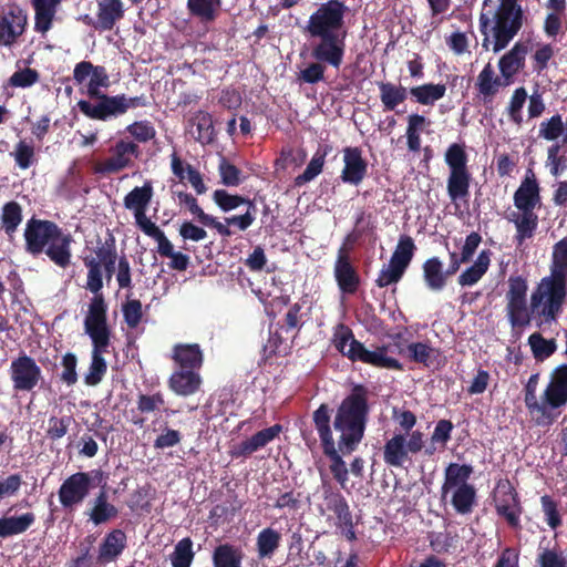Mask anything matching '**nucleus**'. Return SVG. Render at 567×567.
Returning a JSON list of instances; mask_svg holds the SVG:
<instances>
[{
	"label": "nucleus",
	"instance_id": "nucleus-2",
	"mask_svg": "<svg viewBox=\"0 0 567 567\" xmlns=\"http://www.w3.org/2000/svg\"><path fill=\"white\" fill-rule=\"evenodd\" d=\"M25 251L33 257L45 254L58 267L65 269L71 264V244L73 238L64 234L52 220L31 217L23 233Z\"/></svg>",
	"mask_w": 567,
	"mask_h": 567
},
{
	"label": "nucleus",
	"instance_id": "nucleus-3",
	"mask_svg": "<svg viewBox=\"0 0 567 567\" xmlns=\"http://www.w3.org/2000/svg\"><path fill=\"white\" fill-rule=\"evenodd\" d=\"M524 11L518 0H499L492 18L485 13L480 16V31L484 35L482 47L493 52L505 49L517 35L524 24Z\"/></svg>",
	"mask_w": 567,
	"mask_h": 567
},
{
	"label": "nucleus",
	"instance_id": "nucleus-48",
	"mask_svg": "<svg viewBox=\"0 0 567 567\" xmlns=\"http://www.w3.org/2000/svg\"><path fill=\"white\" fill-rule=\"evenodd\" d=\"M446 92V85L443 83H426L410 89V94L422 105H433L441 100Z\"/></svg>",
	"mask_w": 567,
	"mask_h": 567
},
{
	"label": "nucleus",
	"instance_id": "nucleus-55",
	"mask_svg": "<svg viewBox=\"0 0 567 567\" xmlns=\"http://www.w3.org/2000/svg\"><path fill=\"white\" fill-rule=\"evenodd\" d=\"M431 548L439 553H449L451 549H455L460 543V536L456 532H432L429 536Z\"/></svg>",
	"mask_w": 567,
	"mask_h": 567
},
{
	"label": "nucleus",
	"instance_id": "nucleus-25",
	"mask_svg": "<svg viewBox=\"0 0 567 567\" xmlns=\"http://www.w3.org/2000/svg\"><path fill=\"white\" fill-rule=\"evenodd\" d=\"M540 374L538 372L533 373L527 382L524 384V403L532 416L533 421L537 426L544 427V413H545V401L537 398V388L539 383Z\"/></svg>",
	"mask_w": 567,
	"mask_h": 567
},
{
	"label": "nucleus",
	"instance_id": "nucleus-29",
	"mask_svg": "<svg viewBox=\"0 0 567 567\" xmlns=\"http://www.w3.org/2000/svg\"><path fill=\"white\" fill-rule=\"evenodd\" d=\"M202 382L199 373L190 370L174 371L167 381L171 391L179 396L195 394L200 389Z\"/></svg>",
	"mask_w": 567,
	"mask_h": 567
},
{
	"label": "nucleus",
	"instance_id": "nucleus-14",
	"mask_svg": "<svg viewBox=\"0 0 567 567\" xmlns=\"http://www.w3.org/2000/svg\"><path fill=\"white\" fill-rule=\"evenodd\" d=\"M495 509L511 528H522L523 506L518 493L508 480H499L496 484Z\"/></svg>",
	"mask_w": 567,
	"mask_h": 567
},
{
	"label": "nucleus",
	"instance_id": "nucleus-34",
	"mask_svg": "<svg viewBox=\"0 0 567 567\" xmlns=\"http://www.w3.org/2000/svg\"><path fill=\"white\" fill-rule=\"evenodd\" d=\"M35 522V515L32 512L23 513L19 516L0 517V538H8L14 535L25 533Z\"/></svg>",
	"mask_w": 567,
	"mask_h": 567
},
{
	"label": "nucleus",
	"instance_id": "nucleus-41",
	"mask_svg": "<svg viewBox=\"0 0 567 567\" xmlns=\"http://www.w3.org/2000/svg\"><path fill=\"white\" fill-rule=\"evenodd\" d=\"M110 103L109 118L116 117L125 114L130 109L146 107L150 101L146 95L128 97L125 94L112 95V99L106 100Z\"/></svg>",
	"mask_w": 567,
	"mask_h": 567
},
{
	"label": "nucleus",
	"instance_id": "nucleus-16",
	"mask_svg": "<svg viewBox=\"0 0 567 567\" xmlns=\"http://www.w3.org/2000/svg\"><path fill=\"white\" fill-rule=\"evenodd\" d=\"M351 248L352 247L347 248L346 245H342L338 249L337 258L333 265V277L338 289L342 295L346 296L355 295L361 286L360 274L350 258Z\"/></svg>",
	"mask_w": 567,
	"mask_h": 567
},
{
	"label": "nucleus",
	"instance_id": "nucleus-7",
	"mask_svg": "<svg viewBox=\"0 0 567 567\" xmlns=\"http://www.w3.org/2000/svg\"><path fill=\"white\" fill-rule=\"evenodd\" d=\"M349 7L342 0H327L309 16L303 28L308 35L348 34L346 16Z\"/></svg>",
	"mask_w": 567,
	"mask_h": 567
},
{
	"label": "nucleus",
	"instance_id": "nucleus-45",
	"mask_svg": "<svg viewBox=\"0 0 567 567\" xmlns=\"http://www.w3.org/2000/svg\"><path fill=\"white\" fill-rule=\"evenodd\" d=\"M292 339L290 342L285 339L279 330L270 331L267 342L262 347V361L267 362L271 358L276 355L280 357H287L291 353L292 346H293Z\"/></svg>",
	"mask_w": 567,
	"mask_h": 567
},
{
	"label": "nucleus",
	"instance_id": "nucleus-42",
	"mask_svg": "<svg viewBox=\"0 0 567 567\" xmlns=\"http://www.w3.org/2000/svg\"><path fill=\"white\" fill-rule=\"evenodd\" d=\"M22 219V206L18 202L10 200L2 206L0 214L1 228L9 239L13 238Z\"/></svg>",
	"mask_w": 567,
	"mask_h": 567
},
{
	"label": "nucleus",
	"instance_id": "nucleus-51",
	"mask_svg": "<svg viewBox=\"0 0 567 567\" xmlns=\"http://www.w3.org/2000/svg\"><path fill=\"white\" fill-rule=\"evenodd\" d=\"M220 0H187V9L190 16L202 22H213L217 18Z\"/></svg>",
	"mask_w": 567,
	"mask_h": 567
},
{
	"label": "nucleus",
	"instance_id": "nucleus-15",
	"mask_svg": "<svg viewBox=\"0 0 567 567\" xmlns=\"http://www.w3.org/2000/svg\"><path fill=\"white\" fill-rule=\"evenodd\" d=\"M9 374L17 392H31L43 378L41 367L24 352L11 361Z\"/></svg>",
	"mask_w": 567,
	"mask_h": 567
},
{
	"label": "nucleus",
	"instance_id": "nucleus-56",
	"mask_svg": "<svg viewBox=\"0 0 567 567\" xmlns=\"http://www.w3.org/2000/svg\"><path fill=\"white\" fill-rule=\"evenodd\" d=\"M195 557L193 550V540L190 537L181 539L174 547V551L171 554L172 567H190Z\"/></svg>",
	"mask_w": 567,
	"mask_h": 567
},
{
	"label": "nucleus",
	"instance_id": "nucleus-62",
	"mask_svg": "<svg viewBox=\"0 0 567 567\" xmlns=\"http://www.w3.org/2000/svg\"><path fill=\"white\" fill-rule=\"evenodd\" d=\"M165 404L164 394L159 391L153 394L140 393L136 400L137 410L142 414L159 412Z\"/></svg>",
	"mask_w": 567,
	"mask_h": 567
},
{
	"label": "nucleus",
	"instance_id": "nucleus-63",
	"mask_svg": "<svg viewBox=\"0 0 567 567\" xmlns=\"http://www.w3.org/2000/svg\"><path fill=\"white\" fill-rule=\"evenodd\" d=\"M125 131L138 143H147L156 135L154 126L146 120L127 125Z\"/></svg>",
	"mask_w": 567,
	"mask_h": 567
},
{
	"label": "nucleus",
	"instance_id": "nucleus-38",
	"mask_svg": "<svg viewBox=\"0 0 567 567\" xmlns=\"http://www.w3.org/2000/svg\"><path fill=\"white\" fill-rule=\"evenodd\" d=\"M281 533L272 527L261 529L256 538V551L259 559H271L280 547Z\"/></svg>",
	"mask_w": 567,
	"mask_h": 567
},
{
	"label": "nucleus",
	"instance_id": "nucleus-24",
	"mask_svg": "<svg viewBox=\"0 0 567 567\" xmlns=\"http://www.w3.org/2000/svg\"><path fill=\"white\" fill-rule=\"evenodd\" d=\"M127 546V537L124 530L115 528L109 532L99 546L96 561L106 565L115 561Z\"/></svg>",
	"mask_w": 567,
	"mask_h": 567
},
{
	"label": "nucleus",
	"instance_id": "nucleus-10",
	"mask_svg": "<svg viewBox=\"0 0 567 567\" xmlns=\"http://www.w3.org/2000/svg\"><path fill=\"white\" fill-rule=\"evenodd\" d=\"M542 399L545 401L544 427H548L554 424L559 414L555 411L567 405V363L551 370Z\"/></svg>",
	"mask_w": 567,
	"mask_h": 567
},
{
	"label": "nucleus",
	"instance_id": "nucleus-9",
	"mask_svg": "<svg viewBox=\"0 0 567 567\" xmlns=\"http://www.w3.org/2000/svg\"><path fill=\"white\" fill-rule=\"evenodd\" d=\"M445 163L450 168L447 194L452 203L468 197L472 177L464 145L451 144L445 152Z\"/></svg>",
	"mask_w": 567,
	"mask_h": 567
},
{
	"label": "nucleus",
	"instance_id": "nucleus-26",
	"mask_svg": "<svg viewBox=\"0 0 567 567\" xmlns=\"http://www.w3.org/2000/svg\"><path fill=\"white\" fill-rule=\"evenodd\" d=\"M508 220L515 225L514 241L516 246H522L526 240L532 239L538 228L539 218L536 212H513Z\"/></svg>",
	"mask_w": 567,
	"mask_h": 567
},
{
	"label": "nucleus",
	"instance_id": "nucleus-58",
	"mask_svg": "<svg viewBox=\"0 0 567 567\" xmlns=\"http://www.w3.org/2000/svg\"><path fill=\"white\" fill-rule=\"evenodd\" d=\"M506 312L513 328H523L530 323L527 302H507Z\"/></svg>",
	"mask_w": 567,
	"mask_h": 567
},
{
	"label": "nucleus",
	"instance_id": "nucleus-27",
	"mask_svg": "<svg viewBox=\"0 0 567 567\" xmlns=\"http://www.w3.org/2000/svg\"><path fill=\"white\" fill-rule=\"evenodd\" d=\"M383 461L390 467L402 468L411 463L410 451L405 444V435L395 433L383 445Z\"/></svg>",
	"mask_w": 567,
	"mask_h": 567
},
{
	"label": "nucleus",
	"instance_id": "nucleus-35",
	"mask_svg": "<svg viewBox=\"0 0 567 567\" xmlns=\"http://www.w3.org/2000/svg\"><path fill=\"white\" fill-rule=\"evenodd\" d=\"M423 278L426 287L432 291H441L446 286L447 274L439 257H431L423 262Z\"/></svg>",
	"mask_w": 567,
	"mask_h": 567
},
{
	"label": "nucleus",
	"instance_id": "nucleus-43",
	"mask_svg": "<svg viewBox=\"0 0 567 567\" xmlns=\"http://www.w3.org/2000/svg\"><path fill=\"white\" fill-rule=\"evenodd\" d=\"M415 250L416 246L413 238L409 235H401L389 262L405 272L414 257Z\"/></svg>",
	"mask_w": 567,
	"mask_h": 567
},
{
	"label": "nucleus",
	"instance_id": "nucleus-49",
	"mask_svg": "<svg viewBox=\"0 0 567 567\" xmlns=\"http://www.w3.org/2000/svg\"><path fill=\"white\" fill-rule=\"evenodd\" d=\"M451 503L458 514H470L476 503L475 487L472 484H462L455 488Z\"/></svg>",
	"mask_w": 567,
	"mask_h": 567
},
{
	"label": "nucleus",
	"instance_id": "nucleus-52",
	"mask_svg": "<svg viewBox=\"0 0 567 567\" xmlns=\"http://www.w3.org/2000/svg\"><path fill=\"white\" fill-rule=\"evenodd\" d=\"M477 89L478 92L486 99L493 97L497 92L498 87L506 86L503 84L502 76H495L494 70L491 63H487L477 76Z\"/></svg>",
	"mask_w": 567,
	"mask_h": 567
},
{
	"label": "nucleus",
	"instance_id": "nucleus-6",
	"mask_svg": "<svg viewBox=\"0 0 567 567\" xmlns=\"http://www.w3.org/2000/svg\"><path fill=\"white\" fill-rule=\"evenodd\" d=\"M567 301V280L553 274L542 278L530 295V310L542 323L556 322Z\"/></svg>",
	"mask_w": 567,
	"mask_h": 567
},
{
	"label": "nucleus",
	"instance_id": "nucleus-40",
	"mask_svg": "<svg viewBox=\"0 0 567 567\" xmlns=\"http://www.w3.org/2000/svg\"><path fill=\"white\" fill-rule=\"evenodd\" d=\"M243 549L229 543L216 546L212 556L214 567H243Z\"/></svg>",
	"mask_w": 567,
	"mask_h": 567
},
{
	"label": "nucleus",
	"instance_id": "nucleus-4",
	"mask_svg": "<svg viewBox=\"0 0 567 567\" xmlns=\"http://www.w3.org/2000/svg\"><path fill=\"white\" fill-rule=\"evenodd\" d=\"M84 331L92 341V354L89 370L84 375L86 385L95 386L103 380L107 363L103 354L111 344L112 331L105 321V307L102 300H94L91 311L84 318Z\"/></svg>",
	"mask_w": 567,
	"mask_h": 567
},
{
	"label": "nucleus",
	"instance_id": "nucleus-50",
	"mask_svg": "<svg viewBox=\"0 0 567 567\" xmlns=\"http://www.w3.org/2000/svg\"><path fill=\"white\" fill-rule=\"evenodd\" d=\"M190 123L193 126H196L197 135L195 136V140L205 144H210L215 140V128H214V122L213 116L205 111H198L196 112L192 118Z\"/></svg>",
	"mask_w": 567,
	"mask_h": 567
},
{
	"label": "nucleus",
	"instance_id": "nucleus-17",
	"mask_svg": "<svg viewBox=\"0 0 567 567\" xmlns=\"http://www.w3.org/2000/svg\"><path fill=\"white\" fill-rule=\"evenodd\" d=\"M343 168L340 178L343 183L358 186L368 174V162L358 146H347L342 150Z\"/></svg>",
	"mask_w": 567,
	"mask_h": 567
},
{
	"label": "nucleus",
	"instance_id": "nucleus-53",
	"mask_svg": "<svg viewBox=\"0 0 567 567\" xmlns=\"http://www.w3.org/2000/svg\"><path fill=\"white\" fill-rule=\"evenodd\" d=\"M11 156L13 157L16 165L23 171L30 168L33 164L38 162L35 148L32 141L28 142L27 140H20L16 144L14 151L11 153Z\"/></svg>",
	"mask_w": 567,
	"mask_h": 567
},
{
	"label": "nucleus",
	"instance_id": "nucleus-47",
	"mask_svg": "<svg viewBox=\"0 0 567 567\" xmlns=\"http://www.w3.org/2000/svg\"><path fill=\"white\" fill-rule=\"evenodd\" d=\"M527 343L536 362H544L557 350L554 338L546 339L540 332H534L528 337Z\"/></svg>",
	"mask_w": 567,
	"mask_h": 567
},
{
	"label": "nucleus",
	"instance_id": "nucleus-33",
	"mask_svg": "<svg viewBox=\"0 0 567 567\" xmlns=\"http://www.w3.org/2000/svg\"><path fill=\"white\" fill-rule=\"evenodd\" d=\"M405 351L410 361L423 364L426 368H430L441 354L439 349L431 347L426 342H412L406 349L398 346L399 354H404Z\"/></svg>",
	"mask_w": 567,
	"mask_h": 567
},
{
	"label": "nucleus",
	"instance_id": "nucleus-64",
	"mask_svg": "<svg viewBox=\"0 0 567 567\" xmlns=\"http://www.w3.org/2000/svg\"><path fill=\"white\" fill-rule=\"evenodd\" d=\"M564 128L565 124L561 116L555 114L540 123L538 135L547 141H555L564 133Z\"/></svg>",
	"mask_w": 567,
	"mask_h": 567
},
{
	"label": "nucleus",
	"instance_id": "nucleus-20",
	"mask_svg": "<svg viewBox=\"0 0 567 567\" xmlns=\"http://www.w3.org/2000/svg\"><path fill=\"white\" fill-rule=\"evenodd\" d=\"M528 45L524 42H516L513 48L501 56L498 69L503 79V84L511 85L515 76L525 68Z\"/></svg>",
	"mask_w": 567,
	"mask_h": 567
},
{
	"label": "nucleus",
	"instance_id": "nucleus-19",
	"mask_svg": "<svg viewBox=\"0 0 567 567\" xmlns=\"http://www.w3.org/2000/svg\"><path fill=\"white\" fill-rule=\"evenodd\" d=\"M526 175L513 196L514 206L517 210L536 212L542 207L540 186L534 173Z\"/></svg>",
	"mask_w": 567,
	"mask_h": 567
},
{
	"label": "nucleus",
	"instance_id": "nucleus-22",
	"mask_svg": "<svg viewBox=\"0 0 567 567\" xmlns=\"http://www.w3.org/2000/svg\"><path fill=\"white\" fill-rule=\"evenodd\" d=\"M27 14L19 8L0 16V45L11 47L25 30Z\"/></svg>",
	"mask_w": 567,
	"mask_h": 567
},
{
	"label": "nucleus",
	"instance_id": "nucleus-18",
	"mask_svg": "<svg viewBox=\"0 0 567 567\" xmlns=\"http://www.w3.org/2000/svg\"><path fill=\"white\" fill-rule=\"evenodd\" d=\"M153 197V186L150 182H146L143 186L134 187L124 197V207L128 210H133L135 224L142 229L146 225L153 223L147 216V206Z\"/></svg>",
	"mask_w": 567,
	"mask_h": 567
},
{
	"label": "nucleus",
	"instance_id": "nucleus-60",
	"mask_svg": "<svg viewBox=\"0 0 567 567\" xmlns=\"http://www.w3.org/2000/svg\"><path fill=\"white\" fill-rule=\"evenodd\" d=\"M74 422L75 421L72 415H63L61 417L50 416L45 431L47 437L53 442L59 441L68 433L70 425Z\"/></svg>",
	"mask_w": 567,
	"mask_h": 567
},
{
	"label": "nucleus",
	"instance_id": "nucleus-13",
	"mask_svg": "<svg viewBox=\"0 0 567 567\" xmlns=\"http://www.w3.org/2000/svg\"><path fill=\"white\" fill-rule=\"evenodd\" d=\"M312 39L310 56L339 70L343 63L348 34L309 35Z\"/></svg>",
	"mask_w": 567,
	"mask_h": 567
},
{
	"label": "nucleus",
	"instance_id": "nucleus-21",
	"mask_svg": "<svg viewBox=\"0 0 567 567\" xmlns=\"http://www.w3.org/2000/svg\"><path fill=\"white\" fill-rule=\"evenodd\" d=\"M282 432L281 424H274L267 429L260 430L247 440L233 446L230 454L233 457H248L258 450L272 442Z\"/></svg>",
	"mask_w": 567,
	"mask_h": 567
},
{
	"label": "nucleus",
	"instance_id": "nucleus-39",
	"mask_svg": "<svg viewBox=\"0 0 567 567\" xmlns=\"http://www.w3.org/2000/svg\"><path fill=\"white\" fill-rule=\"evenodd\" d=\"M492 252L488 249L482 250L475 262L466 268L457 279L462 287L473 286L486 274L491 264Z\"/></svg>",
	"mask_w": 567,
	"mask_h": 567
},
{
	"label": "nucleus",
	"instance_id": "nucleus-5",
	"mask_svg": "<svg viewBox=\"0 0 567 567\" xmlns=\"http://www.w3.org/2000/svg\"><path fill=\"white\" fill-rule=\"evenodd\" d=\"M332 343L334 348L352 362H362L379 369H389L402 371V363L388 355L390 346H380L375 350H368L362 342L354 338L352 330L340 324L339 330L334 332Z\"/></svg>",
	"mask_w": 567,
	"mask_h": 567
},
{
	"label": "nucleus",
	"instance_id": "nucleus-32",
	"mask_svg": "<svg viewBox=\"0 0 567 567\" xmlns=\"http://www.w3.org/2000/svg\"><path fill=\"white\" fill-rule=\"evenodd\" d=\"M34 10V30L45 34L53 24L61 0H31Z\"/></svg>",
	"mask_w": 567,
	"mask_h": 567
},
{
	"label": "nucleus",
	"instance_id": "nucleus-30",
	"mask_svg": "<svg viewBox=\"0 0 567 567\" xmlns=\"http://www.w3.org/2000/svg\"><path fill=\"white\" fill-rule=\"evenodd\" d=\"M84 266L87 268V280H86V289L94 293V297L91 299L89 303L87 312L91 311V307L94 300H102L105 307V321H107V303L103 293L101 292L103 288V272L102 265L96 258L86 256L83 259Z\"/></svg>",
	"mask_w": 567,
	"mask_h": 567
},
{
	"label": "nucleus",
	"instance_id": "nucleus-46",
	"mask_svg": "<svg viewBox=\"0 0 567 567\" xmlns=\"http://www.w3.org/2000/svg\"><path fill=\"white\" fill-rule=\"evenodd\" d=\"M332 147L330 145H324L323 147H319L317 152L313 154L312 158L308 163L306 169L302 174L298 175L295 178V184L297 186H301L312 179H315L323 169V165L326 162L327 155L331 152Z\"/></svg>",
	"mask_w": 567,
	"mask_h": 567
},
{
	"label": "nucleus",
	"instance_id": "nucleus-44",
	"mask_svg": "<svg viewBox=\"0 0 567 567\" xmlns=\"http://www.w3.org/2000/svg\"><path fill=\"white\" fill-rule=\"evenodd\" d=\"M380 100L384 111H394L408 97V90L403 85L391 82H379Z\"/></svg>",
	"mask_w": 567,
	"mask_h": 567
},
{
	"label": "nucleus",
	"instance_id": "nucleus-8",
	"mask_svg": "<svg viewBox=\"0 0 567 567\" xmlns=\"http://www.w3.org/2000/svg\"><path fill=\"white\" fill-rule=\"evenodd\" d=\"M321 493L322 505L319 506V513L321 515L332 513L334 526L340 530L341 535L349 542L355 540V523L347 498L330 482L326 481L322 482Z\"/></svg>",
	"mask_w": 567,
	"mask_h": 567
},
{
	"label": "nucleus",
	"instance_id": "nucleus-28",
	"mask_svg": "<svg viewBox=\"0 0 567 567\" xmlns=\"http://www.w3.org/2000/svg\"><path fill=\"white\" fill-rule=\"evenodd\" d=\"M97 7V19L92 23L95 30L110 31L124 17L122 0H100Z\"/></svg>",
	"mask_w": 567,
	"mask_h": 567
},
{
	"label": "nucleus",
	"instance_id": "nucleus-36",
	"mask_svg": "<svg viewBox=\"0 0 567 567\" xmlns=\"http://www.w3.org/2000/svg\"><path fill=\"white\" fill-rule=\"evenodd\" d=\"M117 515L118 509L109 502V495L103 487L93 499V506L89 512L90 519L97 526L115 518Z\"/></svg>",
	"mask_w": 567,
	"mask_h": 567
},
{
	"label": "nucleus",
	"instance_id": "nucleus-57",
	"mask_svg": "<svg viewBox=\"0 0 567 567\" xmlns=\"http://www.w3.org/2000/svg\"><path fill=\"white\" fill-rule=\"evenodd\" d=\"M302 306L298 302L291 305L284 317V322L278 323L280 330H284L286 333L295 330L291 339H296L299 331L303 326V320L301 316Z\"/></svg>",
	"mask_w": 567,
	"mask_h": 567
},
{
	"label": "nucleus",
	"instance_id": "nucleus-61",
	"mask_svg": "<svg viewBox=\"0 0 567 567\" xmlns=\"http://www.w3.org/2000/svg\"><path fill=\"white\" fill-rule=\"evenodd\" d=\"M62 372L59 374V380L66 386H73L79 380L76 367L78 358L73 352H66L61 359Z\"/></svg>",
	"mask_w": 567,
	"mask_h": 567
},
{
	"label": "nucleus",
	"instance_id": "nucleus-11",
	"mask_svg": "<svg viewBox=\"0 0 567 567\" xmlns=\"http://www.w3.org/2000/svg\"><path fill=\"white\" fill-rule=\"evenodd\" d=\"M110 156L103 161H99L93 165V174L109 176L118 174L134 165V159L141 155L137 143L127 138H121L115 142L109 150Z\"/></svg>",
	"mask_w": 567,
	"mask_h": 567
},
{
	"label": "nucleus",
	"instance_id": "nucleus-37",
	"mask_svg": "<svg viewBox=\"0 0 567 567\" xmlns=\"http://www.w3.org/2000/svg\"><path fill=\"white\" fill-rule=\"evenodd\" d=\"M473 474V466L468 464L450 463L445 468L444 482L441 487L442 496H446L452 488H457Z\"/></svg>",
	"mask_w": 567,
	"mask_h": 567
},
{
	"label": "nucleus",
	"instance_id": "nucleus-31",
	"mask_svg": "<svg viewBox=\"0 0 567 567\" xmlns=\"http://www.w3.org/2000/svg\"><path fill=\"white\" fill-rule=\"evenodd\" d=\"M172 359L179 367V370L195 371L200 369L203 364V352L197 343H178L173 348Z\"/></svg>",
	"mask_w": 567,
	"mask_h": 567
},
{
	"label": "nucleus",
	"instance_id": "nucleus-1",
	"mask_svg": "<svg viewBox=\"0 0 567 567\" xmlns=\"http://www.w3.org/2000/svg\"><path fill=\"white\" fill-rule=\"evenodd\" d=\"M369 393L365 385L354 384L337 406L332 421V409L327 403L312 412L322 453L329 458V470L342 488L349 480L343 456L352 454L364 437L370 414Z\"/></svg>",
	"mask_w": 567,
	"mask_h": 567
},
{
	"label": "nucleus",
	"instance_id": "nucleus-59",
	"mask_svg": "<svg viewBox=\"0 0 567 567\" xmlns=\"http://www.w3.org/2000/svg\"><path fill=\"white\" fill-rule=\"evenodd\" d=\"M146 236L157 241V252L162 257H168L174 250L173 244L166 237L165 233L155 223H151L141 229Z\"/></svg>",
	"mask_w": 567,
	"mask_h": 567
},
{
	"label": "nucleus",
	"instance_id": "nucleus-54",
	"mask_svg": "<svg viewBox=\"0 0 567 567\" xmlns=\"http://www.w3.org/2000/svg\"><path fill=\"white\" fill-rule=\"evenodd\" d=\"M550 274L567 280V237L553 246Z\"/></svg>",
	"mask_w": 567,
	"mask_h": 567
},
{
	"label": "nucleus",
	"instance_id": "nucleus-12",
	"mask_svg": "<svg viewBox=\"0 0 567 567\" xmlns=\"http://www.w3.org/2000/svg\"><path fill=\"white\" fill-rule=\"evenodd\" d=\"M103 472H76L66 477L58 491L60 504L64 508H73L83 503L92 488V478H102Z\"/></svg>",
	"mask_w": 567,
	"mask_h": 567
},
{
	"label": "nucleus",
	"instance_id": "nucleus-23",
	"mask_svg": "<svg viewBox=\"0 0 567 567\" xmlns=\"http://www.w3.org/2000/svg\"><path fill=\"white\" fill-rule=\"evenodd\" d=\"M101 87L102 86L89 82L87 95L90 99L96 100V102L80 100L78 107L82 114L91 120L107 121L110 112L106 109H109L110 103L106 100L112 99V96L103 93L100 90Z\"/></svg>",
	"mask_w": 567,
	"mask_h": 567
}]
</instances>
